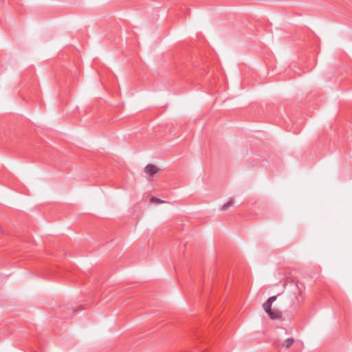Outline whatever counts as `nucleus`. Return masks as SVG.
Segmentation results:
<instances>
[{
	"instance_id": "8",
	"label": "nucleus",
	"mask_w": 352,
	"mask_h": 352,
	"mask_svg": "<svg viewBox=\"0 0 352 352\" xmlns=\"http://www.w3.org/2000/svg\"><path fill=\"white\" fill-rule=\"evenodd\" d=\"M276 298H277V296H272L270 297L269 298H267V300L269 301V302L273 303V302H274L276 300Z\"/></svg>"
},
{
	"instance_id": "4",
	"label": "nucleus",
	"mask_w": 352,
	"mask_h": 352,
	"mask_svg": "<svg viewBox=\"0 0 352 352\" xmlns=\"http://www.w3.org/2000/svg\"><path fill=\"white\" fill-rule=\"evenodd\" d=\"M234 198H232V197L230 198V199L223 205L221 210H226L228 208H229L230 207L232 206L234 204Z\"/></svg>"
},
{
	"instance_id": "2",
	"label": "nucleus",
	"mask_w": 352,
	"mask_h": 352,
	"mask_svg": "<svg viewBox=\"0 0 352 352\" xmlns=\"http://www.w3.org/2000/svg\"><path fill=\"white\" fill-rule=\"evenodd\" d=\"M269 317L273 320H278L282 317V313L278 310H271L267 313Z\"/></svg>"
},
{
	"instance_id": "7",
	"label": "nucleus",
	"mask_w": 352,
	"mask_h": 352,
	"mask_svg": "<svg viewBox=\"0 0 352 352\" xmlns=\"http://www.w3.org/2000/svg\"><path fill=\"white\" fill-rule=\"evenodd\" d=\"M151 201L152 202H155V203H157V204H162V203H164L165 202V201L162 200V199H160L159 198H156L155 197H151Z\"/></svg>"
},
{
	"instance_id": "3",
	"label": "nucleus",
	"mask_w": 352,
	"mask_h": 352,
	"mask_svg": "<svg viewBox=\"0 0 352 352\" xmlns=\"http://www.w3.org/2000/svg\"><path fill=\"white\" fill-rule=\"evenodd\" d=\"M234 198H232V197L230 198V199L223 205L221 210H226L228 208H229L230 207L232 206L234 204Z\"/></svg>"
},
{
	"instance_id": "5",
	"label": "nucleus",
	"mask_w": 352,
	"mask_h": 352,
	"mask_svg": "<svg viewBox=\"0 0 352 352\" xmlns=\"http://www.w3.org/2000/svg\"><path fill=\"white\" fill-rule=\"evenodd\" d=\"M294 342V338H287V339L284 341V342H283V346H285V348L288 349V348H289V347L292 346V344Z\"/></svg>"
},
{
	"instance_id": "1",
	"label": "nucleus",
	"mask_w": 352,
	"mask_h": 352,
	"mask_svg": "<svg viewBox=\"0 0 352 352\" xmlns=\"http://www.w3.org/2000/svg\"><path fill=\"white\" fill-rule=\"evenodd\" d=\"M157 171V167L153 164H147L144 167V172L149 176H153Z\"/></svg>"
},
{
	"instance_id": "6",
	"label": "nucleus",
	"mask_w": 352,
	"mask_h": 352,
	"mask_svg": "<svg viewBox=\"0 0 352 352\" xmlns=\"http://www.w3.org/2000/svg\"><path fill=\"white\" fill-rule=\"evenodd\" d=\"M272 302H269V301L267 300L263 305V307L266 313H269L270 311L272 310Z\"/></svg>"
},
{
	"instance_id": "9",
	"label": "nucleus",
	"mask_w": 352,
	"mask_h": 352,
	"mask_svg": "<svg viewBox=\"0 0 352 352\" xmlns=\"http://www.w3.org/2000/svg\"><path fill=\"white\" fill-rule=\"evenodd\" d=\"M300 283L299 282H297V283H296V286H297V287L299 289V293L300 294V293H301V291H300V287H299V285H300Z\"/></svg>"
}]
</instances>
